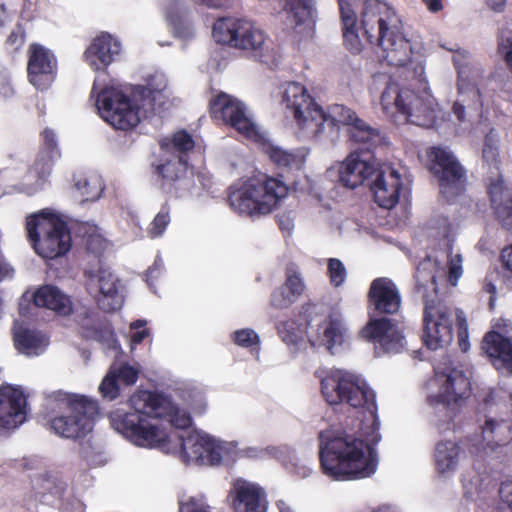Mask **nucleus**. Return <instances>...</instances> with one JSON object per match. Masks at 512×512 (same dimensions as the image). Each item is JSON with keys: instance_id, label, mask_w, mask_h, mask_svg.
Here are the masks:
<instances>
[{"instance_id": "nucleus-1", "label": "nucleus", "mask_w": 512, "mask_h": 512, "mask_svg": "<svg viewBox=\"0 0 512 512\" xmlns=\"http://www.w3.org/2000/svg\"><path fill=\"white\" fill-rule=\"evenodd\" d=\"M319 459L323 473L336 481L369 477L377 467L374 449L345 430L320 434Z\"/></svg>"}, {"instance_id": "nucleus-2", "label": "nucleus", "mask_w": 512, "mask_h": 512, "mask_svg": "<svg viewBox=\"0 0 512 512\" xmlns=\"http://www.w3.org/2000/svg\"><path fill=\"white\" fill-rule=\"evenodd\" d=\"M358 22L363 37L377 45L389 66L404 67L411 62L412 46L403 33L400 17L383 0H366L361 4Z\"/></svg>"}, {"instance_id": "nucleus-3", "label": "nucleus", "mask_w": 512, "mask_h": 512, "mask_svg": "<svg viewBox=\"0 0 512 512\" xmlns=\"http://www.w3.org/2000/svg\"><path fill=\"white\" fill-rule=\"evenodd\" d=\"M129 403L133 411L116 410L109 414L111 426L136 446L164 447L168 443V435L150 421L148 411L158 413L166 410L169 398L159 392L140 390L130 397Z\"/></svg>"}, {"instance_id": "nucleus-4", "label": "nucleus", "mask_w": 512, "mask_h": 512, "mask_svg": "<svg viewBox=\"0 0 512 512\" xmlns=\"http://www.w3.org/2000/svg\"><path fill=\"white\" fill-rule=\"evenodd\" d=\"M98 403L84 395L58 391L48 404L46 415L49 429L66 439H82L92 432Z\"/></svg>"}, {"instance_id": "nucleus-5", "label": "nucleus", "mask_w": 512, "mask_h": 512, "mask_svg": "<svg viewBox=\"0 0 512 512\" xmlns=\"http://www.w3.org/2000/svg\"><path fill=\"white\" fill-rule=\"evenodd\" d=\"M161 90L149 86H136L131 95L112 87L102 89L96 100L100 116L112 127L128 131L135 128L141 120V112L145 115L155 110V102Z\"/></svg>"}, {"instance_id": "nucleus-6", "label": "nucleus", "mask_w": 512, "mask_h": 512, "mask_svg": "<svg viewBox=\"0 0 512 512\" xmlns=\"http://www.w3.org/2000/svg\"><path fill=\"white\" fill-rule=\"evenodd\" d=\"M320 392L332 407L345 405L370 413L373 430H379L376 394L361 377L341 369L324 371L320 375Z\"/></svg>"}, {"instance_id": "nucleus-7", "label": "nucleus", "mask_w": 512, "mask_h": 512, "mask_svg": "<svg viewBox=\"0 0 512 512\" xmlns=\"http://www.w3.org/2000/svg\"><path fill=\"white\" fill-rule=\"evenodd\" d=\"M288 192L289 188L282 180L260 173L231 186L228 202L241 215L261 217L276 209Z\"/></svg>"}, {"instance_id": "nucleus-8", "label": "nucleus", "mask_w": 512, "mask_h": 512, "mask_svg": "<svg viewBox=\"0 0 512 512\" xmlns=\"http://www.w3.org/2000/svg\"><path fill=\"white\" fill-rule=\"evenodd\" d=\"M27 237L35 252L43 258L55 259L71 248V233L58 215L45 210L26 219Z\"/></svg>"}, {"instance_id": "nucleus-9", "label": "nucleus", "mask_w": 512, "mask_h": 512, "mask_svg": "<svg viewBox=\"0 0 512 512\" xmlns=\"http://www.w3.org/2000/svg\"><path fill=\"white\" fill-rule=\"evenodd\" d=\"M381 106L386 114H399L406 122L417 126H430L436 117L429 102L414 90L393 81L388 82L382 92Z\"/></svg>"}, {"instance_id": "nucleus-10", "label": "nucleus", "mask_w": 512, "mask_h": 512, "mask_svg": "<svg viewBox=\"0 0 512 512\" xmlns=\"http://www.w3.org/2000/svg\"><path fill=\"white\" fill-rule=\"evenodd\" d=\"M282 104L307 137L316 138L323 133L324 110L304 85L298 82L287 83L282 94Z\"/></svg>"}, {"instance_id": "nucleus-11", "label": "nucleus", "mask_w": 512, "mask_h": 512, "mask_svg": "<svg viewBox=\"0 0 512 512\" xmlns=\"http://www.w3.org/2000/svg\"><path fill=\"white\" fill-rule=\"evenodd\" d=\"M429 171L437 179L440 193L447 201L461 195L466 185V170L447 148L432 146L427 150Z\"/></svg>"}, {"instance_id": "nucleus-12", "label": "nucleus", "mask_w": 512, "mask_h": 512, "mask_svg": "<svg viewBox=\"0 0 512 512\" xmlns=\"http://www.w3.org/2000/svg\"><path fill=\"white\" fill-rule=\"evenodd\" d=\"M212 35L218 43L251 51L255 57H262L265 36L250 21L230 17L219 18L213 25Z\"/></svg>"}, {"instance_id": "nucleus-13", "label": "nucleus", "mask_w": 512, "mask_h": 512, "mask_svg": "<svg viewBox=\"0 0 512 512\" xmlns=\"http://www.w3.org/2000/svg\"><path fill=\"white\" fill-rule=\"evenodd\" d=\"M323 132L327 126L331 133H338L340 125L348 127L349 139L367 148H376L382 142L380 131L359 118L354 110L342 104H333L324 111Z\"/></svg>"}, {"instance_id": "nucleus-14", "label": "nucleus", "mask_w": 512, "mask_h": 512, "mask_svg": "<svg viewBox=\"0 0 512 512\" xmlns=\"http://www.w3.org/2000/svg\"><path fill=\"white\" fill-rule=\"evenodd\" d=\"M208 110L213 121L235 129L247 139L258 137L257 127L248 116L246 106L232 95L219 92L210 99Z\"/></svg>"}, {"instance_id": "nucleus-15", "label": "nucleus", "mask_w": 512, "mask_h": 512, "mask_svg": "<svg viewBox=\"0 0 512 512\" xmlns=\"http://www.w3.org/2000/svg\"><path fill=\"white\" fill-rule=\"evenodd\" d=\"M453 340V321L451 310L440 301L426 302L423 311V344L430 350H436L450 344Z\"/></svg>"}, {"instance_id": "nucleus-16", "label": "nucleus", "mask_w": 512, "mask_h": 512, "mask_svg": "<svg viewBox=\"0 0 512 512\" xmlns=\"http://www.w3.org/2000/svg\"><path fill=\"white\" fill-rule=\"evenodd\" d=\"M188 167L181 158L176 159L166 155H160L151 163L152 175L159 189L176 197L190 187Z\"/></svg>"}, {"instance_id": "nucleus-17", "label": "nucleus", "mask_w": 512, "mask_h": 512, "mask_svg": "<svg viewBox=\"0 0 512 512\" xmlns=\"http://www.w3.org/2000/svg\"><path fill=\"white\" fill-rule=\"evenodd\" d=\"M374 149H368L367 145H360L347 157L340 168V181L345 187L354 189L377 172L374 163Z\"/></svg>"}, {"instance_id": "nucleus-18", "label": "nucleus", "mask_w": 512, "mask_h": 512, "mask_svg": "<svg viewBox=\"0 0 512 512\" xmlns=\"http://www.w3.org/2000/svg\"><path fill=\"white\" fill-rule=\"evenodd\" d=\"M27 73L33 86L47 89L57 74V59L52 51L40 44L30 45Z\"/></svg>"}, {"instance_id": "nucleus-19", "label": "nucleus", "mask_w": 512, "mask_h": 512, "mask_svg": "<svg viewBox=\"0 0 512 512\" xmlns=\"http://www.w3.org/2000/svg\"><path fill=\"white\" fill-rule=\"evenodd\" d=\"M361 336L377 343L384 352H399L403 347L404 336L398 323L387 317L370 319L361 330Z\"/></svg>"}, {"instance_id": "nucleus-20", "label": "nucleus", "mask_w": 512, "mask_h": 512, "mask_svg": "<svg viewBox=\"0 0 512 512\" xmlns=\"http://www.w3.org/2000/svg\"><path fill=\"white\" fill-rule=\"evenodd\" d=\"M367 301L374 314L394 315L401 307V296L396 284L389 278L374 279L369 287Z\"/></svg>"}, {"instance_id": "nucleus-21", "label": "nucleus", "mask_w": 512, "mask_h": 512, "mask_svg": "<svg viewBox=\"0 0 512 512\" xmlns=\"http://www.w3.org/2000/svg\"><path fill=\"white\" fill-rule=\"evenodd\" d=\"M23 391L11 385L0 386V433L18 427L26 419Z\"/></svg>"}, {"instance_id": "nucleus-22", "label": "nucleus", "mask_w": 512, "mask_h": 512, "mask_svg": "<svg viewBox=\"0 0 512 512\" xmlns=\"http://www.w3.org/2000/svg\"><path fill=\"white\" fill-rule=\"evenodd\" d=\"M470 395V380L462 371L453 369L447 375L440 392L430 395L428 402L432 406L441 404L446 408H454L460 407Z\"/></svg>"}, {"instance_id": "nucleus-23", "label": "nucleus", "mask_w": 512, "mask_h": 512, "mask_svg": "<svg viewBox=\"0 0 512 512\" xmlns=\"http://www.w3.org/2000/svg\"><path fill=\"white\" fill-rule=\"evenodd\" d=\"M402 178L397 170L392 167L377 170L376 179L370 186L374 201L379 207L391 209L399 201L402 189Z\"/></svg>"}, {"instance_id": "nucleus-24", "label": "nucleus", "mask_w": 512, "mask_h": 512, "mask_svg": "<svg viewBox=\"0 0 512 512\" xmlns=\"http://www.w3.org/2000/svg\"><path fill=\"white\" fill-rule=\"evenodd\" d=\"M120 49V43L112 35L102 32L87 47L84 57L94 70H101L113 62Z\"/></svg>"}, {"instance_id": "nucleus-25", "label": "nucleus", "mask_w": 512, "mask_h": 512, "mask_svg": "<svg viewBox=\"0 0 512 512\" xmlns=\"http://www.w3.org/2000/svg\"><path fill=\"white\" fill-rule=\"evenodd\" d=\"M180 451L188 460L196 462L207 461L211 465H219L222 462V454L219 447L215 445L212 439L200 437L178 438Z\"/></svg>"}, {"instance_id": "nucleus-26", "label": "nucleus", "mask_w": 512, "mask_h": 512, "mask_svg": "<svg viewBox=\"0 0 512 512\" xmlns=\"http://www.w3.org/2000/svg\"><path fill=\"white\" fill-rule=\"evenodd\" d=\"M482 349L497 370L512 373V342L497 331H489L483 338Z\"/></svg>"}, {"instance_id": "nucleus-27", "label": "nucleus", "mask_w": 512, "mask_h": 512, "mask_svg": "<svg viewBox=\"0 0 512 512\" xmlns=\"http://www.w3.org/2000/svg\"><path fill=\"white\" fill-rule=\"evenodd\" d=\"M488 195L496 219L504 229L512 231V189L499 177L488 186Z\"/></svg>"}, {"instance_id": "nucleus-28", "label": "nucleus", "mask_w": 512, "mask_h": 512, "mask_svg": "<svg viewBox=\"0 0 512 512\" xmlns=\"http://www.w3.org/2000/svg\"><path fill=\"white\" fill-rule=\"evenodd\" d=\"M99 295L96 298L100 310L112 313L123 305V296L119 291V279L110 271L100 268L96 274Z\"/></svg>"}, {"instance_id": "nucleus-29", "label": "nucleus", "mask_w": 512, "mask_h": 512, "mask_svg": "<svg viewBox=\"0 0 512 512\" xmlns=\"http://www.w3.org/2000/svg\"><path fill=\"white\" fill-rule=\"evenodd\" d=\"M266 504V495L260 486L246 481H238L234 485L235 512H266Z\"/></svg>"}, {"instance_id": "nucleus-30", "label": "nucleus", "mask_w": 512, "mask_h": 512, "mask_svg": "<svg viewBox=\"0 0 512 512\" xmlns=\"http://www.w3.org/2000/svg\"><path fill=\"white\" fill-rule=\"evenodd\" d=\"M33 303L40 308L53 311L61 317H68L74 312L70 296L54 285H42L33 294Z\"/></svg>"}, {"instance_id": "nucleus-31", "label": "nucleus", "mask_w": 512, "mask_h": 512, "mask_svg": "<svg viewBox=\"0 0 512 512\" xmlns=\"http://www.w3.org/2000/svg\"><path fill=\"white\" fill-rule=\"evenodd\" d=\"M338 6L344 46L352 54H359L363 46L359 37V30L361 29L358 14L349 0H338Z\"/></svg>"}, {"instance_id": "nucleus-32", "label": "nucleus", "mask_w": 512, "mask_h": 512, "mask_svg": "<svg viewBox=\"0 0 512 512\" xmlns=\"http://www.w3.org/2000/svg\"><path fill=\"white\" fill-rule=\"evenodd\" d=\"M42 143L33 169L40 179L50 175L54 163L61 158V151L58 145L55 132L50 128H45L41 132Z\"/></svg>"}, {"instance_id": "nucleus-33", "label": "nucleus", "mask_w": 512, "mask_h": 512, "mask_svg": "<svg viewBox=\"0 0 512 512\" xmlns=\"http://www.w3.org/2000/svg\"><path fill=\"white\" fill-rule=\"evenodd\" d=\"M276 6L280 9L279 13L284 14L285 23L297 29L313 19L314 2L313 0H274Z\"/></svg>"}, {"instance_id": "nucleus-34", "label": "nucleus", "mask_w": 512, "mask_h": 512, "mask_svg": "<svg viewBox=\"0 0 512 512\" xmlns=\"http://www.w3.org/2000/svg\"><path fill=\"white\" fill-rule=\"evenodd\" d=\"M14 346L21 354L38 356L49 344L48 337L37 329L20 327L14 332Z\"/></svg>"}, {"instance_id": "nucleus-35", "label": "nucleus", "mask_w": 512, "mask_h": 512, "mask_svg": "<svg viewBox=\"0 0 512 512\" xmlns=\"http://www.w3.org/2000/svg\"><path fill=\"white\" fill-rule=\"evenodd\" d=\"M482 429V440L491 450L505 446L512 441V422L489 418Z\"/></svg>"}, {"instance_id": "nucleus-36", "label": "nucleus", "mask_w": 512, "mask_h": 512, "mask_svg": "<svg viewBox=\"0 0 512 512\" xmlns=\"http://www.w3.org/2000/svg\"><path fill=\"white\" fill-rule=\"evenodd\" d=\"M195 147V141L186 130H179L173 133L170 138L160 141L161 155L171 156L184 160L189 166L188 153Z\"/></svg>"}, {"instance_id": "nucleus-37", "label": "nucleus", "mask_w": 512, "mask_h": 512, "mask_svg": "<svg viewBox=\"0 0 512 512\" xmlns=\"http://www.w3.org/2000/svg\"><path fill=\"white\" fill-rule=\"evenodd\" d=\"M345 329L338 319L329 317L322 321L317 328V341L330 352L344 341Z\"/></svg>"}, {"instance_id": "nucleus-38", "label": "nucleus", "mask_w": 512, "mask_h": 512, "mask_svg": "<svg viewBox=\"0 0 512 512\" xmlns=\"http://www.w3.org/2000/svg\"><path fill=\"white\" fill-rule=\"evenodd\" d=\"M460 447L453 441H441L435 449V464L439 472L455 469L458 463Z\"/></svg>"}, {"instance_id": "nucleus-39", "label": "nucleus", "mask_w": 512, "mask_h": 512, "mask_svg": "<svg viewBox=\"0 0 512 512\" xmlns=\"http://www.w3.org/2000/svg\"><path fill=\"white\" fill-rule=\"evenodd\" d=\"M266 154L278 168H299L303 164V158L297 153L284 150L278 146L269 145L266 148Z\"/></svg>"}, {"instance_id": "nucleus-40", "label": "nucleus", "mask_w": 512, "mask_h": 512, "mask_svg": "<svg viewBox=\"0 0 512 512\" xmlns=\"http://www.w3.org/2000/svg\"><path fill=\"white\" fill-rule=\"evenodd\" d=\"M75 186L80 191L84 201H95L104 191V183L101 177L96 174L79 179Z\"/></svg>"}, {"instance_id": "nucleus-41", "label": "nucleus", "mask_w": 512, "mask_h": 512, "mask_svg": "<svg viewBox=\"0 0 512 512\" xmlns=\"http://www.w3.org/2000/svg\"><path fill=\"white\" fill-rule=\"evenodd\" d=\"M277 332L287 345L296 346L303 341V331L293 319L282 321L277 325Z\"/></svg>"}, {"instance_id": "nucleus-42", "label": "nucleus", "mask_w": 512, "mask_h": 512, "mask_svg": "<svg viewBox=\"0 0 512 512\" xmlns=\"http://www.w3.org/2000/svg\"><path fill=\"white\" fill-rule=\"evenodd\" d=\"M430 266L429 262H421L417 266L414 278L418 290L427 289L431 286L434 291H437L435 271Z\"/></svg>"}, {"instance_id": "nucleus-43", "label": "nucleus", "mask_w": 512, "mask_h": 512, "mask_svg": "<svg viewBox=\"0 0 512 512\" xmlns=\"http://www.w3.org/2000/svg\"><path fill=\"white\" fill-rule=\"evenodd\" d=\"M99 392L104 399L113 401L120 395L118 379L114 367H111L99 386Z\"/></svg>"}, {"instance_id": "nucleus-44", "label": "nucleus", "mask_w": 512, "mask_h": 512, "mask_svg": "<svg viewBox=\"0 0 512 512\" xmlns=\"http://www.w3.org/2000/svg\"><path fill=\"white\" fill-rule=\"evenodd\" d=\"M327 273L330 283L334 287L341 286L347 277V271L344 264L337 258H330L328 260Z\"/></svg>"}, {"instance_id": "nucleus-45", "label": "nucleus", "mask_w": 512, "mask_h": 512, "mask_svg": "<svg viewBox=\"0 0 512 512\" xmlns=\"http://www.w3.org/2000/svg\"><path fill=\"white\" fill-rule=\"evenodd\" d=\"M283 286L296 299L302 295L305 289L304 282L299 273L292 267L286 269V280Z\"/></svg>"}, {"instance_id": "nucleus-46", "label": "nucleus", "mask_w": 512, "mask_h": 512, "mask_svg": "<svg viewBox=\"0 0 512 512\" xmlns=\"http://www.w3.org/2000/svg\"><path fill=\"white\" fill-rule=\"evenodd\" d=\"M232 339L236 345L244 348L258 347L260 343L258 334L250 328L236 330Z\"/></svg>"}, {"instance_id": "nucleus-47", "label": "nucleus", "mask_w": 512, "mask_h": 512, "mask_svg": "<svg viewBox=\"0 0 512 512\" xmlns=\"http://www.w3.org/2000/svg\"><path fill=\"white\" fill-rule=\"evenodd\" d=\"M82 336L86 339L104 341L113 336V331L111 327L106 324L82 326Z\"/></svg>"}, {"instance_id": "nucleus-48", "label": "nucleus", "mask_w": 512, "mask_h": 512, "mask_svg": "<svg viewBox=\"0 0 512 512\" xmlns=\"http://www.w3.org/2000/svg\"><path fill=\"white\" fill-rule=\"evenodd\" d=\"M456 325L459 348L462 352H467L470 347L469 333L467 319L463 311H458L456 313Z\"/></svg>"}, {"instance_id": "nucleus-49", "label": "nucleus", "mask_w": 512, "mask_h": 512, "mask_svg": "<svg viewBox=\"0 0 512 512\" xmlns=\"http://www.w3.org/2000/svg\"><path fill=\"white\" fill-rule=\"evenodd\" d=\"M296 300L282 285L272 292L270 305L275 309H285L290 307Z\"/></svg>"}, {"instance_id": "nucleus-50", "label": "nucleus", "mask_w": 512, "mask_h": 512, "mask_svg": "<svg viewBox=\"0 0 512 512\" xmlns=\"http://www.w3.org/2000/svg\"><path fill=\"white\" fill-rule=\"evenodd\" d=\"M167 19L179 36L184 38L192 36V26L189 22L186 21L182 14L171 11L168 13Z\"/></svg>"}, {"instance_id": "nucleus-51", "label": "nucleus", "mask_w": 512, "mask_h": 512, "mask_svg": "<svg viewBox=\"0 0 512 512\" xmlns=\"http://www.w3.org/2000/svg\"><path fill=\"white\" fill-rule=\"evenodd\" d=\"M497 50L512 71V37H507L502 29L497 33Z\"/></svg>"}, {"instance_id": "nucleus-52", "label": "nucleus", "mask_w": 512, "mask_h": 512, "mask_svg": "<svg viewBox=\"0 0 512 512\" xmlns=\"http://www.w3.org/2000/svg\"><path fill=\"white\" fill-rule=\"evenodd\" d=\"M169 223L170 210L167 205H163L161 210L156 214L151 223L150 234L153 237L160 236L164 232Z\"/></svg>"}, {"instance_id": "nucleus-53", "label": "nucleus", "mask_w": 512, "mask_h": 512, "mask_svg": "<svg viewBox=\"0 0 512 512\" xmlns=\"http://www.w3.org/2000/svg\"><path fill=\"white\" fill-rule=\"evenodd\" d=\"M55 486L50 477L41 475L33 481V491L36 500L43 502L47 494H52Z\"/></svg>"}, {"instance_id": "nucleus-54", "label": "nucleus", "mask_w": 512, "mask_h": 512, "mask_svg": "<svg viewBox=\"0 0 512 512\" xmlns=\"http://www.w3.org/2000/svg\"><path fill=\"white\" fill-rule=\"evenodd\" d=\"M498 156H499L498 147L496 146V144L494 143L492 138L487 136L485 138L483 149H482L483 162H485L489 167L494 166L498 170V163H499Z\"/></svg>"}, {"instance_id": "nucleus-55", "label": "nucleus", "mask_w": 512, "mask_h": 512, "mask_svg": "<svg viewBox=\"0 0 512 512\" xmlns=\"http://www.w3.org/2000/svg\"><path fill=\"white\" fill-rule=\"evenodd\" d=\"M448 275L447 280L450 285L456 286L463 274L462 256L460 254L452 255L447 263Z\"/></svg>"}, {"instance_id": "nucleus-56", "label": "nucleus", "mask_w": 512, "mask_h": 512, "mask_svg": "<svg viewBox=\"0 0 512 512\" xmlns=\"http://www.w3.org/2000/svg\"><path fill=\"white\" fill-rule=\"evenodd\" d=\"M162 412H169L171 414V423L176 428L187 429L192 425V418L190 415L177 408L174 409L171 407V403L166 410H160L157 414L160 415Z\"/></svg>"}, {"instance_id": "nucleus-57", "label": "nucleus", "mask_w": 512, "mask_h": 512, "mask_svg": "<svg viewBox=\"0 0 512 512\" xmlns=\"http://www.w3.org/2000/svg\"><path fill=\"white\" fill-rule=\"evenodd\" d=\"M114 370L116 378L127 386L134 385L138 380L139 371L128 363L121 364L118 368L114 367Z\"/></svg>"}, {"instance_id": "nucleus-58", "label": "nucleus", "mask_w": 512, "mask_h": 512, "mask_svg": "<svg viewBox=\"0 0 512 512\" xmlns=\"http://www.w3.org/2000/svg\"><path fill=\"white\" fill-rule=\"evenodd\" d=\"M499 496L498 512H512V483H502Z\"/></svg>"}, {"instance_id": "nucleus-59", "label": "nucleus", "mask_w": 512, "mask_h": 512, "mask_svg": "<svg viewBox=\"0 0 512 512\" xmlns=\"http://www.w3.org/2000/svg\"><path fill=\"white\" fill-rule=\"evenodd\" d=\"M180 512H210V507L203 502L195 499L194 497L189 498L186 502H180Z\"/></svg>"}, {"instance_id": "nucleus-60", "label": "nucleus", "mask_w": 512, "mask_h": 512, "mask_svg": "<svg viewBox=\"0 0 512 512\" xmlns=\"http://www.w3.org/2000/svg\"><path fill=\"white\" fill-rule=\"evenodd\" d=\"M25 42V34L19 27L17 30L11 31L6 39V45L13 51L19 50Z\"/></svg>"}, {"instance_id": "nucleus-61", "label": "nucleus", "mask_w": 512, "mask_h": 512, "mask_svg": "<svg viewBox=\"0 0 512 512\" xmlns=\"http://www.w3.org/2000/svg\"><path fill=\"white\" fill-rule=\"evenodd\" d=\"M464 102H465L464 98L458 99L454 102L453 107H452V111H453L454 115L460 122H463L465 120Z\"/></svg>"}, {"instance_id": "nucleus-62", "label": "nucleus", "mask_w": 512, "mask_h": 512, "mask_svg": "<svg viewBox=\"0 0 512 512\" xmlns=\"http://www.w3.org/2000/svg\"><path fill=\"white\" fill-rule=\"evenodd\" d=\"M488 8L496 13H501L505 10L507 0H485Z\"/></svg>"}, {"instance_id": "nucleus-63", "label": "nucleus", "mask_w": 512, "mask_h": 512, "mask_svg": "<svg viewBox=\"0 0 512 512\" xmlns=\"http://www.w3.org/2000/svg\"><path fill=\"white\" fill-rule=\"evenodd\" d=\"M277 223L281 230L290 231L293 228L292 219L285 214L277 215Z\"/></svg>"}, {"instance_id": "nucleus-64", "label": "nucleus", "mask_w": 512, "mask_h": 512, "mask_svg": "<svg viewBox=\"0 0 512 512\" xmlns=\"http://www.w3.org/2000/svg\"><path fill=\"white\" fill-rule=\"evenodd\" d=\"M501 258L504 266L512 272V245L502 250Z\"/></svg>"}]
</instances>
